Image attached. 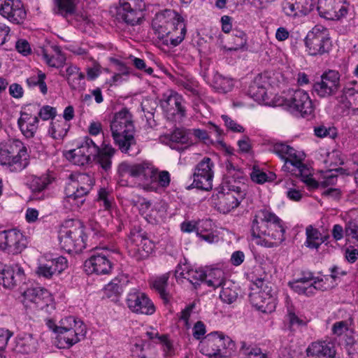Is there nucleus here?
I'll use <instances>...</instances> for the list:
<instances>
[{
  "label": "nucleus",
  "mask_w": 358,
  "mask_h": 358,
  "mask_svg": "<svg viewBox=\"0 0 358 358\" xmlns=\"http://www.w3.org/2000/svg\"><path fill=\"white\" fill-rule=\"evenodd\" d=\"M110 130L115 143L121 152L130 156L137 153L134 150L136 141L132 115L127 108H124L115 113L110 122Z\"/></svg>",
  "instance_id": "obj_1"
},
{
  "label": "nucleus",
  "mask_w": 358,
  "mask_h": 358,
  "mask_svg": "<svg viewBox=\"0 0 358 358\" xmlns=\"http://www.w3.org/2000/svg\"><path fill=\"white\" fill-rule=\"evenodd\" d=\"M0 164L11 172H20L29 164V155L23 143L8 139L0 143Z\"/></svg>",
  "instance_id": "obj_2"
},
{
  "label": "nucleus",
  "mask_w": 358,
  "mask_h": 358,
  "mask_svg": "<svg viewBox=\"0 0 358 358\" xmlns=\"http://www.w3.org/2000/svg\"><path fill=\"white\" fill-rule=\"evenodd\" d=\"M81 322H77L72 316L62 320L61 325L54 329L57 334V345L59 348H69L85 336V327Z\"/></svg>",
  "instance_id": "obj_3"
},
{
  "label": "nucleus",
  "mask_w": 358,
  "mask_h": 358,
  "mask_svg": "<svg viewBox=\"0 0 358 358\" xmlns=\"http://www.w3.org/2000/svg\"><path fill=\"white\" fill-rule=\"evenodd\" d=\"M59 239L62 249L69 253L80 252L86 247L83 227L78 221L71 228L62 230Z\"/></svg>",
  "instance_id": "obj_4"
},
{
  "label": "nucleus",
  "mask_w": 358,
  "mask_h": 358,
  "mask_svg": "<svg viewBox=\"0 0 358 358\" xmlns=\"http://www.w3.org/2000/svg\"><path fill=\"white\" fill-rule=\"evenodd\" d=\"M305 44L310 55H322L328 52L331 46L328 29L322 26H315L310 31Z\"/></svg>",
  "instance_id": "obj_5"
},
{
  "label": "nucleus",
  "mask_w": 358,
  "mask_h": 358,
  "mask_svg": "<svg viewBox=\"0 0 358 358\" xmlns=\"http://www.w3.org/2000/svg\"><path fill=\"white\" fill-rule=\"evenodd\" d=\"M234 343L228 336L214 332L208 334L202 342L201 352L213 358H221L226 356L227 349L232 350Z\"/></svg>",
  "instance_id": "obj_6"
},
{
  "label": "nucleus",
  "mask_w": 358,
  "mask_h": 358,
  "mask_svg": "<svg viewBox=\"0 0 358 358\" xmlns=\"http://www.w3.org/2000/svg\"><path fill=\"white\" fill-rule=\"evenodd\" d=\"M283 105L288 111L296 116L305 117L314 111V106L309 94L301 90L293 91L285 98Z\"/></svg>",
  "instance_id": "obj_7"
},
{
  "label": "nucleus",
  "mask_w": 358,
  "mask_h": 358,
  "mask_svg": "<svg viewBox=\"0 0 358 358\" xmlns=\"http://www.w3.org/2000/svg\"><path fill=\"white\" fill-rule=\"evenodd\" d=\"M127 243L131 252L137 260L146 259L154 251L155 243L142 229L136 228L131 229Z\"/></svg>",
  "instance_id": "obj_8"
},
{
  "label": "nucleus",
  "mask_w": 358,
  "mask_h": 358,
  "mask_svg": "<svg viewBox=\"0 0 358 358\" xmlns=\"http://www.w3.org/2000/svg\"><path fill=\"white\" fill-rule=\"evenodd\" d=\"M214 163L210 157H205L194 168L193 187L208 191L213 187Z\"/></svg>",
  "instance_id": "obj_9"
},
{
  "label": "nucleus",
  "mask_w": 358,
  "mask_h": 358,
  "mask_svg": "<svg viewBox=\"0 0 358 358\" xmlns=\"http://www.w3.org/2000/svg\"><path fill=\"white\" fill-rule=\"evenodd\" d=\"M341 75L338 71L329 70L324 72L320 80L316 81L313 89L314 92L322 98H327L336 94L341 87Z\"/></svg>",
  "instance_id": "obj_10"
},
{
  "label": "nucleus",
  "mask_w": 358,
  "mask_h": 358,
  "mask_svg": "<svg viewBox=\"0 0 358 358\" xmlns=\"http://www.w3.org/2000/svg\"><path fill=\"white\" fill-rule=\"evenodd\" d=\"M255 284L259 289L250 294L251 303L263 313L273 312L275 308L276 303L275 299L270 293L271 289L267 286L263 288L264 281L260 278L257 279Z\"/></svg>",
  "instance_id": "obj_11"
},
{
  "label": "nucleus",
  "mask_w": 358,
  "mask_h": 358,
  "mask_svg": "<svg viewBox=\"0 0 358 358\" xmlns=\"http://www.w3.org/2000/svg\"><path fill=\"white\" fill-rule=\"evenodd\" d=\"M27 247L25 236L15 229L0 231V249L17 255Z\"/></svg>",
  "instance_id": "obj_12"
},
{
  "label": "nucleus",
  "mask_w": 358,
  "mask_h": 358,
  "mask_svg": "<svg viewBox=\"0 0 358 358\" xmlns=\"http://www.w3.org/2000/svg\"><path fill=\"white\" fill-rule=\"evenodd\" d=\"M317 8L321 17L338 20L347 15L349 3L345 0H318Z\"/></svg>",
  "instance_id": "obj_13"
},
{
  "label": "nucleus",
  "mask_w": 358,
  "mask_h": 358,
  "mask_svg": "<svg viewBox=\"0 0 358 358\" xmlns=\"http://www.w3.org/2000/svg\"><path fill=\"white\" fill-rule=\"evenodd\" d=\"M126 303L129 310L135 313L150 315L155 312V307L148 296L136 289L128 293Z\"/></svg>",
  "instance_id": "obj_14"
},
{
  "label": "nucleus",
  "mask_w": 358,
  "mask_h": 358,
  "mask_svg": "<svg viewBox=\"0 0 358 358\" xmlns=\"http://www.w3.org/2000/svg\"><path fill=\"white\" fill-rule=\"evenodd\" d=\"M23 303L27 308L43 309L48 306L52 301L50 292L42 287H31L23 293Z\"/></svg>",
  "instance_id": "obj_15"
},
{
  "label": "nucleus",
  "mask_w": 358,
  "mask_h": 358,
  "mask_svg": "<svg viewBox=\"0 0 358 358\" xmlns=\"http://www.w3.org/2000/svg\"><path fill=\"white\" fill-rule=\"evenodd\" d=\"M0 15L15 24L22 22L27 16L20 0H0Z\"/></svg>",
  "instance_id": "obj_16"
},
{
  "label": "nucleus",
  "mask_w": 358,
  "mask_h": 358,
  "mask_svg": "<svg viewBox=\"0 0 358 358\" xmlns=\"http://www.w3.org/2000/svg\"><path fill=\"white\" fill-rule=\"evenodd\" d=\"M185 101L182 96L176 92H171L169 95L164 94L161 100V106L170 115H178L180 118L186 116Z\"/></svg>",
  "instance_id": "obj_17"
},
{
  "label": "nucleus",
  "mask_w": 358,
  "mask_h": 358,
  "mask_svg": "<svg viewBox=\"0 0 358 358\" xmlns=\"http://www.w3.org/2000/svg\"><path fill=\"white\" fill-rule=\"evenodd\" d=\"M314 5L313 0H284L282 9L287 16L295 18L308 15Z\"/></svg>",
  "instance_id": "obj_18"
},
{
  "label": "nucleus",
  "mask_w": 358,
  "mask_h": 358,
  "mask_svg": "<svg viewBox=\"0 0 358 358\" xmlns=\"http://www.w3.org/2000/svg\"><path fill=\"white\" fill-rule=\"evenodd\" d=\"M271 150L284 160L285 164L282 167V170L285 172L289 173L294 167H296L294 166L296 164L295 162H302L297 157L295 149L285 143L277 142L274 143Z\"/></svg>",
  "instance_id": "obj_19"
},
{
  "label": "nucleus",
  "mask_w": 358,
  "mask_h": 358,
  "mask_svg": "<svg viewBox=\"0 0 358 358\" xmlns=\"http://www.w3.org/2000/svg\"><path fill=\"white\" fill-rule=\"evenodd\" d=\"M245 196V194L229 190L219 192L217 194L216 207L220 213L226 214L237 208Z\"/></svg>",
  "instance_id": "obj_20"
},
{
  "label": "nucleus",
  "mask_w": 358,
  "mask_h": 358,
  "mask_svg": "<svg viewBox=\"0 0 358 358\" xmlns=\"http://www.w3.org/2000/svg\"><path fill=\"white\" fill-rule=\"evenodd\" d=\"M84 266L89 273L107 274L112 268V263L103 252H96L85 261Z\"/></svg>",
  "instance_id": "obj_21"
},
{
  "label": "nucleus",
  "mask_w": 358,
  "mask_h": 358,
  "mask_svg": "<svg viewBox=\"0 0 358 358\" xmlns=\"http://www.w3.org/2000/svg\"><path fill=\"white\" fill-rule=\"evenodd\" d=\"M68 267V261L63 256L58 257L38 265L36 273L39 277L50 279L54 274L61 273Z\"/></svg>",
  "instance_id": "obj_22"
},
{
  "label": "nucleus",
  "mask_w": 358,
  "mask_h": 358,
  "mask_svg": "<svg viewBox=\"0 0 358 358\" xmlns=\"http://www.w3.org/2000/svg\"><path fill=\"white\" fill-rule=\"evenodd\" d=\"M271 210L262 208L257 210L251 222V235L254 238H262L268 234V224Z\"/></svg>",
  "instance_id": "obj_23"
},
{
  "label": "nucleus",
  "mask_w": 358,
  "mask_h": 358,
  "mask_svg": "<svg viewBox=\"0 0 358 358\" xmlns=\"http://www.w3.org/2000/svg\"><path fill=\"white\" fill-rule=\"evenodd\" d=\"M115 17L119 22L134 27L143 22L144 13L143 10L118 6L116 8Z\"/></svg>",
  "instance_id": "obj_24"
},
{
  "label": "nucleus",
  "mask_w": 358,
  "mask_h": 358,
  "mask_svg": "<svg viewBox=\"0 0 358 358\" xmlns=\"http://www.w3.org/2000/svg\"><path fill=\"white\" fill-rule=\"evenodd\" d=\"M157 169L148 161L136 163V179L144 187H152L157 180Z\"/></svg>",
  "instance_id": "obj_25"
},
{
  "label": "nucleus",
  "mask_w": 358,
  "mask_h": 358,
  "mask_svg": "<svg viewBox=\"0 0 358 358\" xmlns=\"http://www.w3.org/2000/svg\"><path fill=\"white\" fill-rule=\"evenodd\" d=\"M306 354L315 358H333L336 355L335 345L327 340L313 342L307 348Z\"/></svg>",
  "instance_id": "obj_26"
},
{
  "label": "nucleus",
  "mask_w": 358,
  "mask_h": 358,
  "mask_svg": "<svg viewBox=\"0 0 358 358\" xmlns=\"http://www.w3.org/2000/svg\"><path fill=\"white\" fill-rule=\"evenodd\" d=\"M178 15V13L171 9H165L155 14L152 22V27L155 33L157 34V38L166 30V27L172 22L176 20Z\"/></svg>",
  "instance_id": "obj_27"
},
{
  "label": "nucleus",
  "mask_w": 358,
  "mask_h": 358,
  "mask_svg": "<svg viewBox=\"0 0 358 358\" xmlns=\"http://www.w3.org/2000/svg\"><path fill=\"white\" fill-rule=\"evenodd\" d=\"M24 278V271L18 265L8 266L0 271V284L12 289Z\"/></svg>",
  "instance_id": "obj_28"
},
{
  "label": "nucleus",
  "mask_w": 358,
  "mask_h": 358,
  "mask_svg": "<svg viewBox=\"0 0 358 358\" xmlns=\"http://www.w3.org/2000/svg\"><path fill=\"white\" fill-rule=\"evenodd\" d=\"M38 117L32 115L28 111H21L20 117L17 120L18 127L24 136L34 137L38 129Z\"/></svg>",
  "instance_id": "obj_29"
},
{
  "label": "nucleus",
  "mask_w": 358,
  "mask_h": 358,
  "mask_svg": "<svg viewBox=\"0 0 358 358\" xmlns=\"http://www.w3.org/2000/svg\"><path fill=\"white\" fill-rule=\"evenodd\" d=\"M268 234L265 237H268L277 243H281L285 239V228L283 221L271 210L268 224Z\"/></svg>",
  "instance_id": "obj_30"
},
{
  "label": "nucleus",
  "mask_w": 358,
  "mask_h": 358,
  "mask_svg": "<svg viewBox=\"0 0 358 358\" xmlns=\"http://www.w3.org/2000/svg\"><path fill=\"white\" fill-rule=\"evenodd\" d=\"M116 150L109 144L103 143L101 148L99 147V152L92 159L96 160V163L105 172L108 173L112 168V158Z\"/></svg>",
  "instance_id": "obj_31"
},
{
  "label": "nucleus",
  "mask_w": 358,
  "mask_h": 358,
  "mask_svg": "<svg viewBox=\"0 0 358 358\" xmlns=\"http://www.w3.org/2000/svg\"><path fill=\"white\" fill-rule=\"evenodd\" d=\"M323 280H314L309 285L300 282L299 280L289 282L288 285L296 293L311 296L315 294L316 290H324L326 287L322 285Z\"/></svg>",
  "instance_id": "obj_32"
},
{
  "label": "nucleus",
  "mask_w": 358,
  "mask_h": 358,
  "mask_svg": "<svg viewBox=\"0 0 358 358\" xmlns=\"http://www.w3.org/2000/svg\"><path fill=\"white\" fill-rule=\"evenodd\" d=\"M295 166L289 173L296 177L301 178V180L306 184L310 189H317L320 186V183L314 178L310 177V170L302 162H295Z\"/></svg>",
  "instance_id": "obj_33"
},
{
  "label": "nucleus",
  "mask_w": 358,
  "mask_h": 358,
  "mask_svg": "<svg viewBox=\"0 0 358 358\" xmlns=\"http://www.w3.org/2000/svg\"><path fill=\"white\" fill-rule=\"evenodd\" d=\"M245 180L243 173L232 174L230 178H229L228 176H224L222 182L223 190L245 194Z\"/></svg>",
  "instance_id": "obj_34"
},
{
  "label": "nucleus",
  "mask_w": 358,
  "mask_h": 358,
  "mask_svg": "<svg viewBox=\"0 0 358 358\" xmlns=\"http://www.w3.org/2000/svg\"><path fill=\"white\" fill-rule=\"evenodd\" d=\"M187 29L185 24H180L173 33L158 37L162 45L169 48H175L183 41L186 35Z\"/></svg>",
  "instance_id": "obj_35"
},
{
  "label": "nucleus",
  "mask_w": 358,
  "mask_h": 358,
  "mask_svg": "<svg viewBox=\"0 0 358 358\" xmlns=\"http://www.w3.org/2000/svg\"><path fill=\"white\" fill-rule=\"evenodd\" d=\"M86 197L78 193L75 187L69 184L65 189L64 202L69 203L72 210H78L85 202Z\"/></svg>",
  "instance_id": "obj_36"
},
{
  "label": "nucleus",
  "mask_w": 358,
  "mask_h": 358,
  "mask_svg": "<svg viewBox=\"0 0 358 358\" xmlns=\"http://www.w3.org/2000/svg\"><path fill=\"white\" fill-rule=\"evenodd\" d=\"M266 85V81L257 76L249 86V94L255 100L264 101L267 98Z\"/></svg>",
  "instance_id": "obj_37"
},
{
  "label": "nucleus",
  "mask_w": 358,
  "mask_h": 358,
  "mask_svg": "<svg viewBox=\"0 0 358 358\" xmlns=\"http://www.w3.org/2000/svg\"><path fill=\"white\" fill-rule=\"evenodd\" d=\"M306 241L305 245L311 249H317L327 241L328 236H323L320 231L314 228L312 225H309L306 229Z\"/></svg>",
  "instance_id": "obj_38"
},
{
  "label": "nucleus",
  "mask_w": 358,
  "mask_h": 358,
  "mask_svg": "<svg viewBox=\"0 0 358 358\" xmlns=\"http://www.w3.org/2000/svg\"><path fill=\"white\" fill-rule=\"evenodd\" d=\"M358 96V82L355 80L348 81L342 90V94L338 96V102L343 104L345 108H350L352 106L349 98Z\"/></svg>",
  "instance_id": "obj_39"
},
{
  "label": "nucleus",
  "mask_w": 358,
  "mask_h": 358,
  "mask_svg": "<svg viewBox=\"0 0 358 358\" xmlns=\"http://www.w3.org/2000/svg\"><path fill=\"white\" fill-rule=\"evenodd\" d=\"M165 138L171 143L180 145H192L193 140L190 137V131L185 128H176L170 134L165 136Z\"/></svg>",
  "instance_id": "obj_40"
},
{
  "label": "nucleus",
  "mask_w": 358,
  "mask_h": 358,
  "mask_svg": "<svg viewBox=\"0 0 358 358\" xmlns=\"http://www.w3.org/2000/svg\"><path fill=\"white\" fill-rule=\"evenodd\" d=\"M227 280L224 272L220 268H213L206 271L204 283L216 289L222 287Z\"/></svg>",
  "instance_id": "obj_41"
},
{
  "label": "nucleus",
  "mask_w": 358,
  "mask_h": 358,
  "mask_svg": "<svg viewBox=\"0 0 358 358\" xmlns=\"http://www.w3.org/2000/svg\"><path fill=\"white\" fill-rule=\"evenodd\" d=\"M52 49L55 53V56L50 57L45 49L41 48V55L45 62L51 67L59 68L62 66L66 62V57L62 52L60 48L58 46H53Z\"/></svg>",
  "instance_id": "obj_42"
},
{
  "label": "nucleus",
  "mask_w": 358,
  "mask_h": 358,
  "mask_svg": "<svg viewBox=\"0 0 358 358\" xmlns=\"http://www.w3.org/2000/svg\"><path fill=\"white\" fill-rule=\"evenodd\" d=\"M220 298L225 303L231 304L236 301L238 296L237 285L231 280H227L222 287Z\"/></svg>",
  "instance_id": "obj_43"
},
{
  "label": "nucleus",
  "mask_w": 358,
  "mask_h": 358,
  "mask_svg": "<svg viewBox=\"0 0 358 358\" xmlns=\"http://www.w3.org/2000/svg\"><path fill=\"white\" fill-rule=\"evenodd\" d=\"M128 279L124 274L118 275L113 279L105 287V292L108 297H111L113 295L117 296L123 291V287L127 284Z\"/></svg>",
  "instance_id": "obj_44"
},
{
  "label": "nucleus",
  "mask_w": 358,
  "mask_h": 358,
  "mask_svg": "<svg viewBox=\"0 0 358 358\" xmlns=\"http://www.w3.org/2000/svg\"><path fill=\"white\" fill-rule=\"evenodd\" d=\"M60 74L66 78L70 87L73 90L77 89L80 85V81L85 78V74L74 65H70L66 69V74L62 72H60Z\"/></svg>",
  "instance_id": "obj_45"
},
{
  "label": "nucleus",
  "mask_w": 358,
  "mask_h": 358,
  "mask_svg": "<svg viewBox=\"0 0 358 358\" xmlns=\"http://www.w3.org/2000/svg\"><path fill=\"white\" fill-rule=\"evenodd\" d=\"M15 350L19 353L29 354L35 350V340L31 334L19 336L15 341Z\"/></svg>",
  "instance_id": "obj_46"
},
{
  "label": "nucleus",
  "mask_w": 358,
  "mask_h": 358,
  "mask_svg": "<svg viewBox=\"0 0 358 358\" xmlns=\"http://www.w3.org/2000/svg\"><path fill=\"white\" fill-rule=\"evenodd\" d=\"M55 3V13L61 15L65 18L72 16L76 12L74 0H53Z\"/></svg>",
  "instance_id": "obj_47"
},
{
  "label": "nucleus",
  "mask_w": 358,
  "mask_h": 358,
  "mask_svg": "<svg viewBox=\"0 0 358 358\" xmlns=\"http://www.w3.org/2000/svg\"><path fill=\"white\" fill-rule=\"evenodd\" d=\"M70 124L63 120H57L50 123L48 134L54 139H62L67 134Z\"/></svg>",
  "instance_id": "obj_48"
},
{
  "label": "nucleus",
  "mask_w": 358,
  "mask_h": 358,
  "mask_svg": "<svg viewBox=\"0 0 358 358\" xmlns=\"http://www.w3.org/2000/svg\"><path fill=\"white\" fill-rule=\"evenodd\" d=\"M136 163L122 162L117 167L119 182L121 185H127V181L125 180L127 176L136 179Z\"/></svg>",
  "instance_id": "obj_49"
},
{
  "label": "nucleus",
  "mask_w": 358,
  "mask_h": 358,
  "mask_svg": "<svg viewBox=\"0 0 358 358\" xmlns=\"http://www.w3.org/2000/svg\"><path fill=\"white\" fill-rule=\"evenodd\" d=\"M70 179L86 191L90 192L95 184V179L92 174L89 173H77L71 174Z\"/></svg>",
  "instance_id": "obj_50"
},
{
  "label": "nucleus",
  "mask_w": 358,
  "mask_h": 358,
  "mask_svg": "<svg viewBox=\"0 0 358 358\" xmlns=\"http://www.w3.org/2000/svg\"><path fill=\"white\" fill-rule=\"evenodd\" d=\"M169 273H164L155 278L152 282V287L157 292L165 303L169 301L170 296L166 291L168 286Z\"/></svg>",
  "instance_id": "obj_51"
},
{
  "label": "nucleus",
  "mask_w": 358,
  "mask_h": 358,
  "mask_svg": "<svg viewBox=\"0 0 358 358\" xmlns=\"http://www.w3.org/2000/svg\"><path fill=\"white\" fill-rule=\"evenodd\" d=\"M76 150H80V152L92 158L99 152V146L88 136H85Z\"/></svg>",
  "instance_id": "obj_52"
},
{
  "label": "nucleus",
  "mask_w": 358,
  "mask_h": 358,
  "mask_svg": "<svg viewBox=\"0 0 358 358\" xmlns=\"http://www.w3.org/2000/svg\"><path fill=\"white\" fill-rule=\"evenodd\" d=\"M343 345L352 358L358 357V336L354 335L350 331V334L345 335Z\"/></svg>",
  "instance_id": "obj_53"
},
{
  "label": "nucleus",
  "mask_w": 358,
  "mask_h": 358,
  "mask_svg": "<svg viewBox=\"0 0 358 358\" xmlns=\"http://www.w3.org/2000/svg\"><path fill=\"white\" fill-rule=\"evenodd\" d=\"M233 82L231 79L216 73L213 78V87L220 93L225 94L233 87Z\"/></svg>",
  "instance_id": "obj_54"
},
{
  "label": "nucleus",
  "mask_w": 358,
  "mask_h": 358,
  "mask_svg": "<svg viewBox=\"0 0 358 358\" xmlns=\"http://www.w3.org/2000/svg\"><path fill=\"white\" fill-rule=\"evenodd\" d=\"M66 157L74 164L84 166L92 161L91 157L80 152V150L73 149L66 153Z\"/></svg>",
  "instance_id": "obj_55"
},
{
  "label": "nucleus",
  "mask_w": 358,
  "mask_h": 358,
  "mask_svg": "<svg viewBox=\"0 0 358 358\" xmlns=\"http://www.w3.org/2000/svg\"><path fill=\"white\" fill-rule=\"evenodd\" d=\"M186 279L194 286L195 289L204 283L206 271L202 269H189L185 271Z\"/></svg>",
  "instance_id": "obj_56"
},
{
  "label": "nucleus",
  "mask_w": 358,
  "mask_h": 358,
  "mask_svg": "<svg viewBox=\"0 0 358 358\" xmlns=\"http://www.w3.org/2000/svg\"><path fill=\"white\" fill-rule=\"evenodd\" d=\"M231 47L230 50H238L244 48L247 43L246 34L241 30H233L231 35Z\"/></svg>",
  "instance_id": "obj_57"
},
{
  "label": "nucleus",
  "mask_w": 358,
  "mask_h": 358,
  "mask_svg": "<svg viewBox=\"0 0 358 358\" xmlns=\"http://www.w3.org/2000/svg\"><path fill=\"white\" fill-rule=\"evenodd\" d=\"M45 74L39 71L37 76H33L27 79V83L29 87L38 86L40 91L43 94H46L48 87L45 83Z\"/></svg>",
  "instance_id": "obj_58"
},
{
  "label": "nucleus",
  "mask_w": 358,
  "mask_h": 358,
  "mask_svg": "<svg viewBox=\"0 0 358 358\" xmlns=\"http://www.w3.org/2000/svg\"><path fill=\"white\" fill-rule=\"evenodd\" d=\"M287 317L291 326L301 327L306 324V321L299 315V312L292 305H287Z\"/></svg>",
  "instance_id": "obj_59"
},
{
  "label": "nucleus",
  "mask_w": 358,
  "mask_h": 358,
  "mask_svg": "<svg viewBox=\"0 0 358 358\" xmlns=\"http://www.w3.org/2000/svg\"><path fill=\"white\" fill-rule=\"evenodd\" d=\"M51 183L50 178L47 176L34 177L30 183V188L32 192H38L45 190Z\"/></svg>",
  "instance_id": "obj_60"
},
{
  "label": "nucleus",
  "mask_w": 358,
  "mask_h": 358,
  "mask_svg": "<svg viewBox=\"0 0 358 358\" xmlns=\"http://www.w3.org/2000/svg\"><path fill=\"white\" fill-rule=\"evenodd\" d=\"M345 234L346 237L350 238L354 243L358 245V221L351 220L345 222Z\"/></svg>",
  "instance_id": "obj_61"
},
{
  "label": "nucleus",
  "mask_w": 358,
  "mask_h": 358,
  "mask_svg": "<svg viewBox=\"0 0 358 358\" xmlns=\"http://www.w3.org/2000/svg\"><path fill=\"white\" fill-rule=\"evenodd\" d=\"M241 351L245 355L244 358H269L266 353L262 352L259 348L245 346L244 344Z\"/></svg>",
  "instance_id": "obj_62"
},
{
  "label": "nucleus",
  "mask_w": 358,
  "mask_h": 358,
  "mask_svg": "<svg viewBox=\"0 0 358 358\" xmlns=\"http://www.w3.org/2000/svg\"><path fill=\"white\" fill-rule=\"evenodd\" d=\"M351 322L348 320H341L335 322L332 327V331L335 335L341 336L343 334H350L349 331V327Z\"/></svg>",
  "instance_id": "obj_63"
},
{
  "label": "nucleus",
  "mask_w": 358,
  "mask_h": 358,
  "mask_svg": "<svg viewBox=\"0 0 358 358\" xmlns=\"http://www.w3.org/2000/svg\"><path fill=\"white\" fill-rule=\"evenodd\" d=\"M214 231L213 221L210 219L201 220L197 222L196 235Z\"/></svg>",
  "instance_id": "obj_64"
}]
</instances>
